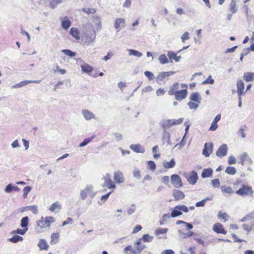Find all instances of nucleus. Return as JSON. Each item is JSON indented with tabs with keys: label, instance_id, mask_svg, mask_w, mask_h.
<instances>
[{
	"label": "nucleus",
	"instance_id": "423d86ee",
	"mask_svg": "<svg viewBox=\"0 0 254 254\" xmlns=\"http://www.w3.org/2000/svg\"><path fill=\"white\" fill-rule=\"evenodd\" d=\"M183 121L184 119L182 118L178 119L167 120L164 122L163 124L162 125V127L165 129L168 128L173 126L181 124Z\"/></svg>",
	"mask_w": 254,
	"mask_h": 254
},
{
	"label": "nucleus",
	"instance_id": "603ef678",
	"mask_svg": "<svg viewBox=\"0 0 254 254\" xmlns=\"http://www.w3.org/2000/svg\"><path fill=\"white\" fill-rule=\"evenodd\" d=\"M136 210V205L134 204H131L130 207L127 210L128 215H130L135 212Z\"/></svg>",
	"mask_w": 254,
	"mask_h": 254
},
{
	"label": "nucleus",
	"instance_id": "13d9d810",
	"mask_svg": "<svg viewBox=\"0 0 254 254\" xmlns=\"http://www.w3.org/2000/svg\"><path fill=\"white\" fill-rule=\"evenodd\" d=\"M133 176L134 178L139 179L141 178L140 171L137 169H134L133 171Z\"/></svg>",
	"mask_w": 254,
	"mask_h": 254
},
{
	"label": "nucleus",
	"instance_id": "a19ab883",
	"mask_svg": "<svg viewBox=\"0 0 254 254\" xmlns=\"http://www.w3.org/2000/svg\"><path fill=\"white\" fill-rule=\"evenodd\" d=\"M158 60L161 64H167L169 62V61L165 54L161 55L159 57Z\"/></svg>",
	"mask_w": 254,
	"mask_h": 254
},
{
	"label": "nucleus",
	"instance_id": "6e6552de",
	"mask_svg": "<svg viewBox=\"0 0 254 254\" xmlns=\"http://www.w3.org/2000/svg\"><path fill=\"white\" fill-rule=\"evenodd\" d=\"M171 182L176 188H180L183 186L181 178L177 174H174L171 176Z\"/></svg>",
	"mask_w": 254,
	"mask_h": 254
},
{
	"label": "nucleus",
	"instance_id": "1a4fd4ad",
	"mask_svg": "<svg viewBox=\"0 0 254 254\" xmlns=\"http://www.w3.org/2000/svg\"><path fill=\"white\" fill-rule=\"evenodd\" d=\"M174 73L175 72L172 71L161 72L159 73L156 76V82L158 83H160V82L163 81L166 78L174 74Z\"/></svg>",
	"mask_w": 254,
	"mask_h": 254
},
{
	"label": "nucleus",
	"instance_id": "de8ad7c7",
	"mask_svg": "<svg viewBox=\"0 0 254 254\" xmlns=\"http://www.w3.org/2000/svg\"><path fill=\"white\" fill-rule=\"evenodd\" d=\"M63 1V0H52L50 2V4L51 7L52 8H54L56 7L59 4L62 3Z\"/></svg>",
	"mask_w": 254,
	"mask_h": 254
},
{
	"label": "nucleus",
	"instance_id": "69168bd1",
	"mask_svg": "<svg viewBox=\"0 0 254 254\" xmlns=\"http://www.w3.org/2000/svg\"><path fill=\"white\" fill-rule=\"evenodd\" d=\"M213 83L214 80L212 78L211 76H209L205 80L202 82V84H212Z\"/></svg>",
	"mask_w": 254,
	"mask_h": 254
},
{
	"label": "nucleus",
	"instance_id": "473e14b6",
	"mask_svg": "<svg viewBox=\"0 0 254 254\" xmlns=\"http://www.w3.org/2000/svg\"><path fill=\"white\" fill-rule=\"evenodd\" d=\"M230 11L232 13V14H234L237 12V9L236 7V2L235 0H231L230 3Z\"/></svg>",
	"mask_w": 254,
	"mask_h": 254
},
{
	"label": "nucleus",
	"instance_id": "bf43d9fd",
	"mask_svg": "<svg viewBox=\"0 0 254 254\" xmlns=\"http://www.w3.org/2000/svg\"><path fill=\"white\" fill-rule=\"evenodd\" d=\"M177 209H179L181 212L183 211L185 212H188L189 211L188 208L185 205H177Z\"/></svg>",
	"mask_w": 254,
	"mask_h": 254
},
{
	"label": "nucleus",
	"instance_id": "9b49d317",
	"mask_svg": "<svg viewBox=\"0 0 254 254\" xmlns=\"http://www.w3.org/2000/svg\"><path fill=\"white\" fill-rule=\"evenodd\" d=\"M227 145L225 144H223L219 147L216 152V154L217 157H223L227 154Z\"/></svg>",
	"mask_w": 254,
	"mask_h": 254
},
{
	"label": "nucleus",
	"instance_id": "680f3d73",
	"mask_svg": "<svg viewBox=\"0 0 254 254\" xmlns=\"http://www.w3.org/2000/svg\"><path fill=\"white\" fill-rule=\"evenodd\" d=\"M13 190V185L9 184L7 185L4 189V191L6 193H10Z\"/></svg>",
	"mask_w": 254,
	"mask_h": 254
},
{
	"label": "nucleus",
	"instance_id": "cd10ccee",
	"mask_svg": "<svg viewBox=\"0 0 254 254\" xmlns=\"http://www.w3.org/2000/svg\"><path fill=\"white\" fill-rule=\"evenodd\" d=\"M168 229L167 228H159L155 230V234L157 236H158V239H162L164 238V237L160 236L161 234H165L168 232Z\"/></svg>",
	"mask_w": 254,
	"mask_h": 254
},
{
	"label": "nucleus",
	"instance_id": "72a5a7b5",
	"mask_svg": "<svg viewBox=\"0 0 254 254\" xmlns=\"http://www.w3.org/2000/svg\"><path fill=\"white\" fill-rule=\"evenodd\" d=\"M25 210H30L35 214L38 213V207L36 205L27 206L25 207Z\"/></svg>",
	"mask_w": 254,
	"mask_h": 254
},
{
	"label": "nucleus",
	"instance_id": "5fc2aeb1",
	"mask_svg": "<svg viewBox=\"0 0 254 254\" xmlns=\"http://www.w3.org/2000/svg\"><path fill=\"white\" fill-rule=\"evenodd\" d=\"M32 188L29 186H26L23 189V197L26 198L28 193L31 191Z\"/></svg>",
	"mask_w": 254,
	"mask_h": 254
},
{
	"label": "nucleus",
	"instance_id": "49530a36",
	"mask_svg": "<svg viewBox=\"0 0 254 254\" xmlns=\"http://www.w3.org/2000/svg\"><path fill=\"white\" fill-rule=\"evenodd\" d=\"M175 165V162L174 161V160H171V161L169 162H167L164 163V167L165 168H173Z\"/></svg>",
	"mask_w": 254,
	"mask_h": 254
},
{
	"label": "nucleus",
	"instance_id": "6e6d98bb",
	"mask_svg": "<svg viewBox=\"0 0 254 254\" xmlns=\"http://www.w3.org/2000/svg\"><path fill=\"white\" fill-rule=\"evenodd\" d=\"M243 228L247 231L248 232H250L252 229L254 228V225H248L246 224H244L242 225Z\"/></svg>",
	"mask_w": 254,
	"mask_h": 254
},
{
	"label": "nucleus",
	"instance_id": "ddd939ff",
	"mask_svg": "<svg viewBox=\"0 0 254 254\" xmlns=\"http://www.w3.org/2000/svg\"><path fill=\"white\" fill-rule=\"evenodd\" d=\"M131 150L135 153H143L145 152L144 147L140 144H133L129 146Z\"/></svg>",
	"mask_w": 254,
	"mask_h": 254
},
{
	"label": "nucleus",
	"instance_id": "f3484780",
	"mask_svg": "<svg viewBox=\"0 0 254 254\" xmlns=\"http://www.w3.org/2000/svg\"><path fill=\"white\" fill-rule=\"evenodd\" d=\"M40 82V81H38V80H24V81H21L20 82H19L18 83H17V84H15L13 85H12V88H20V87H22L23 86H24L29 83H38Z\"/></svg>",
	"mask_w": 254,
	"mask_h": 254
},
{
	"label": "nucleus",
	"instance_id": "5701e85b",
	"mask_svg": "<svg viewBox=\"0 0 254 254\" xmlns=\"http://www.w3.org/2000/svg\"><path fill=\"white\" fill-rule=\"evenodd\" d=\"M173 195L177 200L182 199L185 197L184 193L182 191L177 190H173Z\"/></svg>",
	"mask_w": 254,
	"mask_h": 254
},
{
	"label": "nucleus",
	"instance_id": "052dcab7",
	"mask_svg": "<svg viewBox=\"0 0 254 254\" xmlns=\"http://www.w3.org/2000/svg\"><path fill=\"white\" fill-rule=\"evenodd\" d=\"M145 75L148 78L149 80L154 78V74L149 71H146L144 72Z\"/></svg>",
	"mask_w": 254,
	"mask_h": 254
},
{
	"label": "nucleus",
	"instance_id": "20e7f679",
	"mask_svg": "<svg viewBox=\"0 0 254 254\" xmlns=\"http://www.w3.org/2000/svg\"><path fill=\"white\" fill-rule=\"evenodd\" d=\"M184 176L187 179L189 183L191 185L195 184L198 178L197 173L194 171L189 173L185 172L184 173Z\"/></svg>",
	"mask_w": 254,
	"mask_h": 254
},
{
	"label": "nucleus",
	"instance_id": "e2e57ef3",
	"mask_svg": "<svg viewBox=\"0 0 254 254\" xmlns=\"http://www.w3.org/2000/svg\"><path fill=\"white\" fill-rule=\"evenodd\" d=\"M146 246L143 244H140L139 245L136 246V249L137 250V253L138 254H140L141 252L145 248Z\"/></svg>",
	"mask_w": 254,
	"mask_h": 254
},
{
	"label": "nucleus",
	"instance_id": "f8f14e48",
	"mask_svg": "<svg viewBox=\"0 0 254 254\" xmlns=\"http://www.w3.org/2000/svg\"><path fill=\"white\" fill-rule=\"evenodd\" d=\"M126 25V21L124 18H117L115 19L114 22V27L118 30V31L121 30L123 27H125Z\"/></svg>",
	"mask_w": 254,
	"mask_h": 254
},
{
	"label": "nucleus",
	"instance_id": "dca6fc26",
	"mask_svg": "<svg viewBox=\"0 0 254 254\" xmlns=\"http://www.w3.org/2000/svg\"><path fill=\"white\" fill-rule=\"evenodd\" d=\"M212 230L217 233L226 234V231L224 229L223 225L219 223L215 224L213 226Z\"/></svg>",
	"mask_w": 254,
	"mask_h": 254
},
{
	"label": "nucleus",
	"instance_id": "ea45409f",
	"mask_svg": "<svg viewBox=\"0 0 254 254\" xmlns=\"http://www.w3.org/2000/svg\"><path fill=\"white\" fill-rule=\"evenodd\" d=\"M28 231V228H23L22 229L18 228L16 230L12 231L11 234H18L21 235H24L26 232Z\"/></svg>",
	"mask_w": 254,
	"mask_h": 254
},
{
	"label": "nucleus",
	"instance_id": "c03bdc74",
	"mask_svg": "<svg viewBox=\"0 0 254 254\" xmlns=\"http://www.w3.org/2000/svg\"><path fill=\"white\" fill-rule=\"evenodd\" d=\"M141 239L144 242H151L153 241V237L148 234H145L142 236Z\"/></svg>",
	"mask_w": 254,
	"mask_h": 254
},
{
	"label": "nucleus",
	"instance_id": "7ed1b4c3",
	"mask_svg": "<svg viewBox=\"0 0 254 254\" xmlns=\"http://www.w3.org/2000/svg\"><path fill=\"white\" fill-rule=\"evenodd\" d=\"M88 194L92 198H93L96 194V192L94 191V187L92 185H87L84 189L80 190V196L82 200H84Z\"/></svg>",
	"mask_w": 254,
	"mask_h": 254
},
{
	"label": "nucleus",
	"instance_id": "e433bc0d",
	"mask_svg": "<svg viewBox=\"0 0 254 254\" xmlns=\"http://www.w3.org/2000/svg\"><path fill=\"white\" fill-rule=\"evenodd\" d=\"M153 156L155 158H158L160 157V152L158 149V146L156 145L152 148Z\"/></svg>",
	"mask_w": 254,
	"mask_h": 254
},
{
	"label": "nucleus",
	"instance_id": "8fccbe9b",
	"mask_svg": "<svg viewBox=\"0 0 254 254\" xmlns=\"http://www.w3.org/2000/svg\"><path fill=\"white\" fill-rule=\"evenodd\" d=\"M93 138H94V136H92V137L85 138L84 140H83V141L80 144L79 146L80 147H83V146L86 145L88 143H89L90 141H92V140L93 139Z\"/></svg>",
	"mask_w": 254,
	"mask_h": 254
},
{
	"label": "nucleus",
	"instance_id": "c85d7f7f",
	"mask_svg": "<svg viewBox=\"0 0 254 254\" xmlns=\"http://www.w3.org/2000/svg\"><path fill=\"white\" fill-rule=\"evenodd\" d=\"M62 27L67 30L71 25V22L67 17H64L61 21Z\"/></svg>",
	"mask_w": 254,
	"mask_h": 254
},
{
	"label": "nucleus",
	"instance_id": "a18cd8bd",
	"mask_svg": "<svg viewBox=\"0 0 254 254\" xmlns=\"http://www.w3.org/2000/svg\"><path fill=\"white\" fill-rule=\"evenodd\" d=\"M199 104V103L190 101L188 103V105L190 109H196L198 107Z\"/></svg>",
	"mask_w": 254,
	"mask_h": 254
},
{
	"label": "nucleus",
	"instance_id": "f704fd0d",
	"mask_svg": "<svg viewBox=\"0 0 254 254\" xmlns=\"http://www.w3.org/2000/svg\"><path fill=\"white\" fill-rule=\"evenodd\" d=\"M229 217V215L226 213L222 212L221 211H220L218 213V218L221 220H223L224 222H226L228 220Z\"/></svg>",
	"mask_w": 254,
	"mask_h": 254
},
{
	"label": "nucleus",
	"instance_id": "4468645a",
	"mask_svg": "<svg viewBox=\"0 0 254 254\" xmlns=\"http://www.w3.org/2000/svg\"><path fill=\"white\" fill-rule=\"evenodd\" d=\"M114 180L117 184L123 183L125 182V178L122 172L118 171L114 173Z\"/></svg>",
	"mask_w": 254,
	"mask_h": 254
},
{
	"label": "nucleus",
	"instance_id": "4d7b16f0",
	"mask_svg": "<svg viewBox=\"0 0 254 254\" xmlns=\"http://www.w3.org/2000/svg\"><path fill=\"white\" fill-rule=\"evenodd\" d=\"M165 93V90L163 88H159L156 91V94L157 96H163Z\"/></svg>",
	"mask_w": 254,
	"mask_h": 254
},
{
	"label": "nucleus",
	"instance_id": "774afa93",
	"mask_svg": "<svg viewBox=\"0 0 254 254\" xmlns=\"http://www.w3.org/2000/svg\"><path fill=\"white\" fill-rule=\"evenodd\" d=\"M189 39V33L188 32H185L181 37V39L183 42Z\"/></svg>",
	"mask_w": 254,
	"mask_h": 254
},
{
	"label": "nucleus",
	"instance_id": "b1692460",
	"mask_svg": "<svg viewBox=\"0 0 254 254\" xmlns=\"http://www.w3.org/2000/svg\"><path fill=\"white\" fill-rule=\"evenodd\" d=\"M190 99L191 101L200 103L201 101V97L198 92L192 93L190 97Z\"/></svg>",
	"mask_w": 254,
	"mask_h": 254
},
{
	"label": "nucleus",
	"instance_id": "09e8293b",
	"mask_svg": "<svg viewBox=\"0 0 254 254\" xmlns=\"http://www.w3.org/2000/svg\"><path fill=\"white\" fill-rule=\"evenodd\" d=\"M62 52L64 53L65 55L71 57H73L76 55V53L73 52L68 49L63 50Z\"/></svg>",
	"mask_w": 254,
	"mask_h": 254
},
{
	"label": "nucleus",
	"instance_id": "c9c22d12",
	"mask_svg": "<svg viewBox=\"0 0 254 254\" xmlns=\"http://www.w3.org/2000/svg\"><path fill=\"white\" fill-rule=\"evenodd\" d=\"M23 238L18 235H14L12 237L8 239V241L13 243H16L19 241H23Z\"/></svg>",
	"mask_w": 254,
	"mask_h": 254
},
{
	"label": "nucleus",
	"instance_id": "aec40b11",
	"mask_svg": "<svg viewBox=\"0 0 254 254\" xmlns=\"http://www.w3.org/2000/svg\"><path fill=\"white\" fill-rule=\"evenodd\" d=\"M168 56L171 63L173 62V60L175 61L176 62H178L180 61V59L181 58L180 56H177V54L172 51L168 52Z\"/></svg>",
	"mask_w": 254,
	"mask_h": 254
},
{
	"label": "nucleus",
	"instance_id": "9d476101",
	"mask_svg": "<svg viewBox=\"0 0 254 254\" xmlns=\"http://www.w3.org/2000/svg\"><path fill=\"white\" fill-rule=\"evenodd\" d=\"M213 145L211 142L205 143L202 151V154L206 157H208L213 151Z\"/></svg>",
	"mask_w": 254,
	"mask_h": 254
},
{
	"label": "nucleus",
	"instance_id": "79ce46f5",
	"mask_svg": "<svg viewBox=\"0 0 254 254\" xmlns=\"http://www.w3.org/2000/svg\"><path fill=\"white\" fill-rule=\"evenodd\" d=\"M147 166L148 169H149L152 172L154 171L156 169L155 163L153 161L151 160H150L147 162Z\"/></svg>",
	"mask_w": 254,
	"mask_h": 254
},
{
	"label": "nucleus",
	"instance_id": "c756f323",
	"mask_svg": "<svg viewBox=\"0 0 254 254\" xmlns=\"http://www.w3.org/2000/svg\"><path fill=\"white\" fill-rule=\"evenodd\" d=\"M81 70L83 72L89 73L93 70V67L87 64L81 65Z\"/></svg>",
	"mask_w": 254,
	"mask_h": 254
},
{
	"label": "nucleus",
	"instance_id": "338daca9",
	"mask_svg": "<svg viewBox=\"0 0 254 254\" xmlns=\"http://www.w3.org/2000/svg\"><path fill=\"white\" fill-rule=\"evenodd\" d=\"M130 54H132L135 56H136L137 57H140L142 56V54L135 50H129Z\"/></svg>",
	"mask_w": 254,
	"mask_h": 254
},
{
	"label": "nucleus",
	"instance_id": "6ab92c4d",
	"mask_svg": "<svg viewBox=\"0 0 254 254\" xmlns=\"http://www.w3.org/2000/svg\"><path fill=\"white\" fill-rule=\"evenodd\" d=\"M62 208V206L58 201H56L53 203L50 207L49 210L51 212L58 213Z\"/></svg>",
	"mask_w": 254,
	"mask_h": 254
},
{
	"label": "nucleus",
	"instance_id": "0e129e2a",
	"mask_svg": "<svg viewBox=\"0 0 254 254\" xmlns=\"http://www.w3.org/2000/svg\"><path fill=\"white\" fill-rule=\"evenodd\" d=\"M112 191H110L107 194L103 195L101 197V200L102 201V203H104L107 199L109 198V196L111 194Z\"/></svg>",
	"mask_w": 254,
	"mask_h": 254
},
{
	"label": "nucleus",
	"instance_id": "2f4dec72",
	"mask_svg": "<svg viewBox=\"0 0 254 254\" xmlns=\"http://www.w3.org/2000/svg\"><path fill=\"white\" fill-rule=\"evenodd\" d=\"M29 223V218L28 216L23 217L20 221V226L22 228H28L27 226Z\"/></svg>",
	"mask_w": 254,
	"mask_h": 254
},
{
	"label": "nucleus",
	"instance_id": "0eeeda50",
	"mask_svg": "<svg viewBox=\"0 0 254 254\" xmlns=\"http://www.w3.org/2000/svg\"><path fill=\"white\" fill-rule=\"evenodd\" d=\"M103 179L104 180V183L102 185L103 187H106L109 189L116 188V185L113 183V181L111 179L110 175L109 173H107L103 177Z\"/></svg>",
	"mask_w": 254,
	"mask_h": 254
},
{
	"label": "nucleus",
	"instance_id": "f03ea898",
	"mask_svg": "<svg viewBox=\"0 0 254 254\" xmlns=\"http://www.w3.org/2000/svg\"><path fill=\"white\" fill-rule=\"evenodd\" d=\"M55 221L54 217L51 216H47L44 218L42 216L39 220L37 221L36 226L35 227V230L38 233L43 232V228L49 227L51 223Z\"/></svg>",
	"mask_w": 254,
	"mask_h": 254
},
{
	"label": "nucleus",
	"instance_id": "864d4df0",
	"mask_svg": "<svg viewBox=\"0 0 254 254\" xmlns=\"http://www.w3.org/2000/svg\"><path fill=\"white\" fill-rule=\"evenodd\" d=\"M221 190L223 192L227 193H232L233 192L232 188L230 187H226L225 186H223L221 187Z\"/></svg>",
	"mask_w": 254,
	"mask_h": 254
},
{
	"label": "nucleus",
	"instance_id": "4be33fe9",
	"mask_svg": "<svg viewBox=\"0 0 254 254\" xmlns=\"http://www.w3.org/2000/svg\"><path fill=\"white\" fill-rule=\"evenodd\" d=\"M40 250H47L49 248V245L44 239H40L38 244Z\"/></svg>",
	"mask_w": 254,
	"mask_h": 254
},
{
	"label": "nucleus",
	"instance_id": "3c124183",
	"mask_svg": "<svg viewBox=\"0 0 254 254\" xmlns=\"http://www.w3.org/2000/svg\"><path fill=\"white\" fill-rule=\"evenodd\" d=\"M82 11L86 13L89 14H94L96 12V9L94 8H91L89 7H85L82 9Z\"/></svg>",
	"mask_w": 254,
	"mask_h": 254
},
{
	"label": "nucleus",
	"instance_id": "412c9836",
	"mask_svg": "<svg viewBox=\"0 0 254 254\" xmlns=\"http://www.w3.org/2000/svg\"><path fill=\"white\" fill-rule=\"evenodd\" d=\"M69 32L72 36L74 37L76 40H79L80 39V37L79 31L77 28H71Z\"/></svg>",
	"mask_w": 254,
	"mask_h": 254
},
{
	"label": "nucleus",
	"instance_id": "7c9ffc66",
	"mask_svg": "<svg viewBox=\"0 0 254 254\" xmlns=\"http://www.w3.org/2000/svg\"><path fill=\"white\" fill-rule=\"evenodd\" d=\"M60 235L58 233H52L51 236V241L50 244L51 245H54L57 243L59 241V238Z\"/></svg>",
	"mask_w": 254,
	"mask_h": 254
},
{
	"label": "nucleus",
	"instance_id": "39448f33",
	"mask_svg": "<svg viewBox=\"0 0 254 254\" xmlns=\"http://www.w3.org/2000/svg\"><path fill=\"white\" fill-rule=\"evenodd\" d=\"M236 194L245 196L247 195L252 196L254 191L252 190V187L248 186L243 185L236 192Z\"/></svg>",
	"mask_w": 254,
	"mask_h": 254
},
{
	"label": "nucleus",
	"instance_id": "4c0bfd02",
	"mask_svg": "<svg viewBox=\"0 0 254 254\" xmlns=\"http://www.w3.org/2000/svg\"><path fill=\"white\" fill-rule=\"evenodd\" d=\"M177 207V206H175L174 210L171 212V216L173 218L176 217L182 214V212L178 209Z\"/></svg>",
	"mask_w": 254,
	"mask_h": 254
},
{
	"label": "nucleus",
	"instance_id": "393cba45",
	"mask_svg": "<svg viewBox=\"0 0 254 254\" xmlns=\"http://www.w3.org/2000/svg\"><path fill=\"white\" fill-rule=\"evenodd\" d=\"M82 114L86 120H90L95 118L94 114L87 110H83L82 111Z\"/></svg>",
	"mask_w": 254,
	"mask_h": 254
},
{
	"label": "nucleus",
	"instance_id": "a211bd4d",
	"mask_svg": "<svg viewBox=\"0 0 254 254\" xmlns=\"http://www.w3.org/2000/svg\"><path fill=\"white\" fill-rule=\"evenodd\" d=\"M237 88L238 96H242L245 94V85L242 80H239L238 81L237 83Z\"/></svg>",
	"mask_w": 254,
	"mask_h": 254
},
{
	"label": "nucleus",
	"instance_id": "2eb2a0df",
	"mask_svg": "<svg viewBox=\"0 0 254 254\" xmlns=\"http://www.w3.org/2000/svg\"><path fill=\"white\" fill-rule=\"evenodd\" d=\"M136 248V246H128L124 249V253L125 254H138Z\"/></svg>",
	"mask_w": 254,
	"mask_h": 254
},
{
	"label": "nucleus",
	"instance_id": "37998d69",
	"mask_svg": "<svg viewBox=\"0 0 254 254\" xmlns=\"http://www.w3.org/2000/svg\"><path fill=\"white\" fill-rule=\"evenodd\" d=\"M225 172L229 175H235L236 173V170L234 167L229 166L226 169Z\"/></svg>",
	"mask_w": 254,
	"mask_h": 254
},
{
	"label": "nucleus",
	"instance_id": "bb28decb",
	"mask_svg": "<svg viewBox=\"0 0 254 254\" xmlns=\"http://www.w3.org/2000/svg\"><path fill=\"white\" fill-rule=\"evenodd\" d=\"M243 78L246 82L253 81L254 80V73L245 72L244 74Z\"/></svg>",
	"mask_w": 254,
	"mask_h": 254
},
{
	"label": "nucleus",
	"instance_id": "f257e3e1",
	"mask_svg": "<svg viewBox=\"0 0 254 254\" xmlns=\"http://www.w3.org/2000/svg\"><path fill=\"white\" fill-rule=\"evenodd\" d=\"M188 85L186 84H179L176 82L172 84L168 91L170 96H174L175 98L178 101L185 99L188 95Z\"/></svg>",
	"mask_w": 254,
	"mask_h": 254
},
{
	"label": "nucleus",
	"instance_id": "a878e982",
	"mask_svg": "<svg viewBox=\"0 0 254 254\" xmlns=\"http://www.w3.org/2000/svg\"><path fill=\"white\" fill-rule=\"evenodd\" d=\"M212 173L213 170L211 168L204 169L201 173V177L203 178L210 177L212 176Z\"/></svg>",
	"mask_w": 254,
	"mask_h": 254
},
{
	"label": "nucleus",
	"instance_id": "58836bf2",
	"mask_svg": "<svg viewBox=\"0 0 254 254\" xmlns=\"http://www.w3.org/2000/svg\"><path fill=\"white\" fill-rule=\"evenodd\" d=\"M209 200H211V198L206 197L202 200L196 202L195 203V206L197 207H203L205 205L206 202Z\"/></svg>",
	"mask_w": 254,
	"mask_h": 254
}]
</instances>
